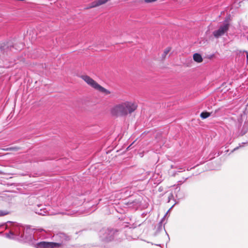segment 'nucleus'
Listing matches in <instances>:
<instances>
[{
  "instance_id": "obj_1",
  "label": "nucleus",
  "mask_w": 248,
  "mask_h": 248,
  "mask_svg": "<svg viewBox=\"0 0 248 248\" xmlns=\"http://www.w3.org/2000/svg\"><path fill=\"white\" fill-rule=\"evenodd\" d=\"M9 224V233L5 234V236L9 239H15L19 241H24L26 242L32 241V231L30 229L25 227L18 223L10 222Z\"/></svg>"
},
{
  "instance_id": "obj_2",
  "label": "nucleus",
  "mask_w": 248,
  "mask_h": 248,
  "mask_svg": "<svg viewBox=\"0 0 248 248\" xmlns=\"http://www.w3.org/2000/svg\"><path fill=\"white\" fill-rule=\"evenodd\" d=\"M137 108L136 103L125 101L115 105L111 109L113 116H125L134 112Z\"/></svg>"
},
{
  "instance_id": "obj_3",
  "label": "nucleus",
  "mask_w": 248,
  "mask_h": 248,
  "mask_svg": "<svg viewBox=\"0 0 248 248\" xmlns=\"http://www.w3.org/2000/svg\"><path fill=\"white\" fill-rule=\"evenodd\" d=\"M81 78L89 85L100 92L103 93L105 95H108L110 93V92L109 91L100 86L95 80L88 76L83 75Z\"/></svg>"
},
{
  "instance_id": "obj_4",
  "label": "nucleus",
  "mask_w": 248,
  "mask_h": 248,
  "mask_svg": "<svg viewBox=\"0 0 248 248\" xmlns=\"http://www.w3.org/2000/svg\"><path fill=\"white\" fill-rule=\"evenodd\" d=\"M115 232L112 229H103L99 232L100 240L104 242H108L114 238Z\"/></svg>"
},
{
  "instance_id": "obj_5",
  "label": "nucleus",
  "mask_w": 248,
  "mask_h": 248,
  "mask_svg": "<svg viewBox=\"0 0 248 248\" xmlns=\"http://www.w3.org/2000/svg\"><path fill=\"white\" fill-rule=\"evenodd\" d=\"M34 240L35 241V239L32 235V241L29 243L34 245L37 248H53L56 247H59L61 245L58 243L46 242L44 241L35 243Z\"/></svg>"
},
{
  "instance_id": "obj_6",
  "label": "nucleus",
  "mask_w": 248,
  "mask_h": 248,
  "mask_svg": "<svg viewBox=\"0 0 248 248\" xmlns=\"http://www.w3.org/2000/svg\"><path fill=\"white\" fill-rule=\"evenodd\" d=\"M229 27V24L227 21L224 22L219 26L217 30L213 31V34L214 36L216 38H218L223 36L227 32Z\"/></svg>"
},
{
  "instance_id": "obj_7",
  "label": "nucleus",
  "mask_w": 248,
  "mask_h": 248,
  "mask_svg": "<svg viewBox=\"0 0 248 248\" xmlns=\"http://www.w3.org/2000/svg\"><path fill=\"white\" fill-rule=\"evenodd\" d=\"M34 211L36 214L40 215L46 216L48 214L47 210L42 205H37L34 207Z\"/></svg>"
},
{
  "instance_id": "obj_8",
  "label": "nucleus",
  "mask_w": 248,
  "mask_h": 248,
  "mask_svg": "<svg viewBox=\"0 0 248 248\" xmlns=\"http://www.w3.org/2000/svg\"><path fill=\"white\" fill-rule=\"evenodd\" d=\"M108 0H97L91 4L90 7H95L106 3Z\"/></svg>"
},
{
  "instance_id": "obj_9",
  "label": "nucleus",
  "mask_w": 248,
  "mask_h": 248,
  "mask_svg": "<svg viewBox=\"0 0 248 248\" xmlns=\"http://www.w3.org/2000/svg\"><path fill=\"white\" fill-rule=\"evenodd\" d=\"M193 60L195 62H202V60H203L202 56L200 54H198V53H195L193 55Z\"/></svg>"
},
{
  "instance_id": "obj_10",
  "label": "nucleus",
  "mask_w": 248,
  "mask_h": 248,
  "mask_svg": "<svg viewBox=\"0 0 248 248\" xmlns=\"http://www.w3.org/2000/svg\"><path fill=\"white\" fill-rule=\"evenodd\" d=\"M211 115V113L208 112H202L201 113L200 116L202 119H206Z\"/></svg>"
},
{
  "instance_id": "obj_11",
  "label": "nucleus",
  "mask_w": 248,
  "mask_h": 248,
  "mask_svg": "<svg viewBox=\"0 0 248 248\" xmlns=\"http://www.w3.org/2000/svg\"><path fill=\"white\" fill-rule=\"evenodd\" d=\"M170 47H167L165 49V50L162 55V58L163 59H164L166 58L167 55L169 53V52L170 51Z\"/></svg>"
},
{
  "instance_id": "obj_12",
  "label": "nucleus",
  "mask_w": 248,
  "mask_h": 248,
  "mask_svg": "<svg viewBox=\"0 0 248 248\" xmlns=\"http://www.w3.org/2000/svg\"><path fill=\"white\" fill-rule=\"evenodd\" d=\"M9 214V212L7 210H0V217L7 215Z\"/></svg>"
},
{
  "instance_id": "obj_13",
  "label": "nucleus",
  "mask_w": 248,
  "mask_h": 248,
  "mask_svg": "<svg viewBox=\"0 0 248 248\" xmlns=\"http://www.w3.org/2000/svg\"><path fill=\"white\" fill-rule=\"evenodd\" d=\"M9 224H11V223H10V221L7 222L5 224H2V225H0V229L2 228V229H6L7 228H8ZM2 233V232H0V233Z\"/></svg>"
},
{
  "instance_id": "obj_14",
  "label": "nucleus",
  "mask_w": 248,
  "mask_h": 248,
  "mask_svg": "<svg viewBox=\"0 0 248 248\" xmlns=\"http://www.w3.org/2000/svg\"><path fill=\"white\" fill-rule=\"evenodd\" d=\"M242 146L240 145L238 147H236V148H235L234 149H233V151H235V150H237L238 149H239V147H242Z\"/></svg>"
},
{
  "instance_id": "obj_15",
  "label": "nucleus",
  "mask_w": 248,
  "mask_h": 248,
  "mask_svg": "<svg viewBox=\"0 0 248 248\" xmlns=\"http://www.w3.org/2000/svg\"><path fill=\"white\" fill-rule=\"evenodd\" d=\"M174 168H175V169H183V168H181V167H179L178 166H175V167H174Z\"/></svg>"
},
{
  "instance_id": "obj_16",
  "label": "nucleus",
  "mask_w": 248,
  "mask_h": 248,
  "mask_svg": "<svg viewBox=\"0 0 248 248\" xmlns=\"http://www.w3.org/2000/svg\"><path fill=\"white\" fill-rule=\"evenodd\" d=\"M166 216V215H165V216H164L163 218L162 219V220H161V222H160V223H162V222L163 221V219H164V218Z\"/></svg>"
},
{
  "instance_id": "obj_17",
  "label": "nucleus",
  "mask_w": 248,
  "mask_h": 248,
  "mask_svg": "<svg viewBox=\"0 0 248 248\" xmlns=\"http://www.w3.org/2000/svg\"><path fill=\"white\" fill-rule=\"evenodd\" d=\"M246 35L247 36V39H248V32H246Z\"/></svg>"
},
{
  "instance_id": "obj_18",
  "label": "nucleus",
  "mask_w": 248,
  "mask_h": 248,
  "mask_svg": "<svg viewBox=\"0 0 248 248\" xmlns=\"http://www.w3.org/2000/svg\"><path fill=\"white\" fill-rule=\"evenodd\" d=\"M213 57H214V56H210V57H209V58L211 59V58H212Z\"/></svg>"
},
{
  "instance_id": "obj_19",
  "label": "nucleus",
  "mask_w": 248,
  "mask_h": 248,
  "mask_svg": "<svg viewBox=\"0 0 248 248\" xmlns=\"http://www.w3.org/2000/svg\"><path fill=\"white\" fill-rule=\"evenodd\" d=\"M246 143H247V142H242V144H246Z\"/></svg>"
},
{
  "instance_id": "obj_20",
  "label": "nucleus",
  "mask_w": 248,
  "mask_h": 248,
  "mask_svg": "<svg viewBox=\"0 0 248 248\" xmlns=\"http://www.w3.org/2000/svg\"><path fill=\"white\" fill-rule=\"evenodd\" d=\"M191 169V168H190V169H189V168H187V170H190Z\"/></svg>"
}]
</instances>
